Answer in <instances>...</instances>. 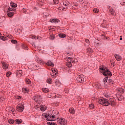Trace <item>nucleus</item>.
Here are the masks:
<instances>
[{
	"mask_svg": "<svg viewBox=\"0 0 125 125\" xmlns=\"http://www.w3.org/2000/svg\"><path fill=\"white\" fill-rule=\"evenodd\" d=\"M0 40H2V41L5 42V41H7V38L4 36H0Z\"/></svg>",
	"mask_w": 125,
	"mask_h": 125,
	"instance_id": "20",
	"label": "nucleus"
},
{
	"mask_svg": "<svg viewBox=\"0 0 125 125\" xmlns=\"http://www.w3.org/2000/svg\"><path fill=\"white\" fill-rule=\"evenodd\" d=\"M22 48H23L24 49H28V47H27L26 45L22 44Z\"/></svg>",
	"mask_w": 125,
	"mask_h": 125,
	"instance_id": "41",
	"label": "nucleus"
},
{
	"mask_svg": "<svg viewBox=\"0 0 125 125\" xmlns=\"http://www.w3.org/2000/svg\"><path fill=\"white\" fill-rule=\"evenodd\" d=\"M59 37L60 38H66V34H63V33H61V34H59Z\"/></svg>",
	"mask_w": 125,
	"mask_h": 125,
	"instance_id": "19",
	"label": "nucleus"
},
{
	"mask_svg": "<svg viewBox=\"0 0 125 125\" xmlns=\"http://www.w3.org/2000/svg\"><path fill=\"white\" fill-rule=\"evenodd\" d=\"M32 46H33L34 47H36V45L35 44V43H31Z\"/></svg>",
	"mask_w": 125,
	"mask_h": 125,
	"instance_id": "49",
	"label": "nucleus"
},
{
	"mask_svg": "<svg viewBox=\"0 0 125 125\" xmlns=\"http://www.w3.org/2000/svg\"><path fill=\"white\" fill-rule=\"evenodd\" d=\"M10 75H11V72H7L6 76V77H7V78H8L9 76H10Z\"/></svg>",
	"mask_w": 125,
	"mask_h": 125,
	"instance_id": "38",
	"label": "nucleus"
},
{
	"mask_svg": "<svg viewBox=\"0 0 125 125\" xmlns=\"http://www.w3.org/2000/svg\"><path fill=\"white\" fill-rule=\"evenodd\" d=\"M87 51L88 53H91L92 52V49L91 48L89 47L87 49Z\"/></svg>",
	"mask_w": 125,
	"mask_h": 125,
	"instance_id": "27",
	"label": "nucleus"
},
{
	"mask_svg": "<svg viewBox=\"0 0 125 125\" xmlns=\"http://www.w3.org/2000/svg\"><path fill=\"white\" fill-rule=\"evenodd\" d=\"M104 36V38H106V36H104V35H103Z\"/></svg>",
	"mask_w": 125,
	"mask_h": 125,
	"instance_id": "55",
	"label": "nucleus"
},
{
	"mask_svg": "<svg viewBox=\"0 0 125 125\" xmlns=\"http://www.w3.org/2000/svg\"><path fill=\"white\" fill-rule=\"evenodd\" d=\"M104 95L107 98V99L102 98L99 100V103L103 106H107L110 105L111 106H112V107H114V106L116 105V101L113 98H110V95L107 94H104Z\"/></svg>",
	"mask_w": 125,
	"mask_h": 125,
	"instance_id": "1",
	"label": "nucleus"
},
{
	"mask_svg": "<svg viewBox=\"0 0 125 125\" xmlns=\"http://www.w3.org/2000/svg\"><path fill=\"white\" fill-rule=\"evenodd\" d=\"M25 82L27 84H31V80H30V79H26Z\"/></svg>",
	"mask_w": 125,
	"mask_h": 125,
	"instance_id": "28",
	"label": "nucleus"
},
{
	"mask_svg": "<svg viewBox=\"0 0 125 125\" xmlns=\"http://www.w3.org/2000/svg\"><path fill=\"white\" fill-rule=\"evenodd\" d=\"M42 91L43 92H45V93H47V92H48V89H47L46 88H43V89H42Z\"/></svg>",
	"mask_w": 125,
	"mask_h": 125,
	"instance_id": "35",
	"label": "nucleus"
},
{
	"mask_svg": "<svg viewBox=\"0 0 125 125\" xmlns=\"http://www.w3.org/2000/svg\"><path fill=\"white\" fill-rule=\"evenodd\" d=\"M94 12H95V13H98V12H99V9H97V8H95L93 10Z\"/></svg>",
	"mask_w": 125,
	"mask_h": 125,
	"instance_id": "31",
	"label": "nucleus"
},
{
	"mask_svg": "<svg viewBox=\"0 0 125 125\" xmlns=\"http://www.w3.org/2000/svg\"><path fill=\"white\" fill-rule=\"evenodd\" d=\"M11 42H12V43H14V44H16V43H17V41L14 40H12Z\"/></svg>",
	"mask_w": 125,
	"mask_h": 125,
	"instance_id": "34",
	"label": "nucleus"
},
{
	"mask_svg": "<svg viewBox=\"0 0 125 125\" xmlns=\"http://www.w3.org/2000/svg\"><path fill=\"white\" fill-rule=\"evenodd\" d=\"M8 38H10V39H12V36L11 35H8Z\"/></svg>",
	"mask_w": 125,
	"mask_h": 125,
	"instance_id": "50",
	"label": "nucleus"
},
{
	"mask_svg": "<svg viewBox=\"0 0 125 125\" xmlns=\"http://www.w3.org/2000/svg\"><path fill=\"white\" fill-rule=\"evenodd\" d=\"M58 124H60L61 125H67V121L66 119L63 118H61L60 119L58 120Z\"/></svg>",
	"mask_w": 125,
	"mask_h": 125,
	"instance_id": "4",
	"label": "nucleus"
},
{
	"mask_svg": "<svg viewBox=\"0 0 125 125\" xmlns=\"http://www.w3.org/2000/svg\"><path fill=\"white\" fill-rule=\"evenodd\" d=\"M121 4V5H125V0H122Z\"/></svg>",
	"mask_w": 125,
	"mask_h": 125,
	"instance_id": "39",
	"label": "nucleus"
},
{
	"mask_svg": "<svg viewBox=\"0 0 125 125\" xmlns=\"http://www.w3.org/2000/svg\"><path fill=\"white\" fill-rule=\"evenodd\" d=\"M53 1L55 4H58V3L59 2V0H53Z\"/></svg>",
	"mask_w": 125,
	"mask_h": 125,
	"instance_id": "37",
	"label": "nucleus"
},
{
	"mask_svg": "<svg viewBox=\"0 0 125 125\" xmlns=\"http://www.w3.org/2000/svg\"><path fill=\"white\" fill-rule=\"evenodd\" d=\"M95 86H96L97 88H100V87H99V84H96Z\"/></svg>",
	"mask_w": 125,
	"mask_h": 125,
	"instance_id": "47",
	"label": "nucleus"
},
{
	"mask_svg": "<svg viewBox=\"0 0 125 125\" xmlns=\"http://www.w3.org/2000/svg\"><path fill=\"white\" fill-rule=\"evenodd\" d=\"M46 82L47 83H49V84H51L52 83V79L49 78L47 79Z\"/></svg>",
	"mask_w": 125,
	"mask_h": 125,
	"instance_id": "22",
	"label": "nucleus"
},
{
	"mask_svg": "<svg viewBox=\"0 0 125 125\" xmlns=\"http://www.w3.org/2000/svg\"><path fill=\"white\" fill-rule=\"evenodd\" d=\"M85 42L86 43H89V40L88 39L85 40Z\"/></svg>",
	"mask_w": 125,
	"mask_h": 125,
	"instance_id": "45",
	"label": "nucleus"
},
{
	"mask_svg": "<svg viewBox=\"0 0 125 125\" xmlns=\"http://www.w3.org/2000/svg\"><path fill=\"white\" fill-rule=\"evenodd\" d=\"M12 12H14V14L16 12V9H13Z\"/></svg>",
	"mask_w": 125,
	"mask_h": 125,
	"instance_id": "48",
	"label": "nucleus"
},
{
	"mask_svg": "<svg viewBox=\"0 0 125 125\" xmlns=\"http://www.w3.org/2000/svg\"><path fill=\"white\" fill-rule=\"evenodd\" d=\"M106 77L104 78L103 79V81L104 82V83H107V82H108V77L105 76Z\"/></svg>",
	"mask_w": 125,
	"mask_h": 125,
	"instance_id": "32",
	"label": "nucleus"
},
{
	"mask_svg": "<svg viewBox=\"0 0 125 125\" xmlns=\"http://www.w3.org/2000/svg\"><path fill=\"white\" fill-rule=\"evenodd\" d=\"M67 67H69V68L72 67V63L71 62H69L67 64Z\"/></svg>",
	"mask_w": 125,
	"mask_h": 125,
	"instance_id": "43",
	"label": "nucleus"
},
{
	"mask_svg": "<svg viewBox=\"0 0 125 125\" xmlns=\"http://www.w3.org/2000/svg\"><path fill=\"white\" fill-rule=\"evenodd\" d=\"M76 80L77 83H83L84 82V78L83 77V76L82 75H79Z\"/></svg>",
	"mask_w": 125,
	"mask_h": 125,
	"instance_id": "6",
	"label": "nucleus"
},
{
	"mask_svg": "<svg viewBox=\"0 0 125 125\" xmlns=\"http://www.w3.org/2000/svg\"><path fill=\"white\" fill-rule=\"evenodd\" d=\"M55 84H56V86H57V87H59V86H60V83H59V82L56 81H55Z\"/></svg>",
	"mask_w": 125,
	"mask_h": 125,
	"instance_id": "26",
	"label": "nucleus"
},
{
	"mask_svg": "<svg viewBox=\"0 0 125 125\" xmlns=\"http://www.w3.org/2000/svg\"><path fill=\"white\" fill-rule=\"evenodd\" d=\"M72 60H73V58H70V57L68 58L67 59V61L69 63H71V62H72Z\"/></svg>",
	"mask_w": 125,
	"mask_h": 125,
	"instance_id": "33",
	"label": "nucleus"
},
{
	"mask_svg": "<svg viewBox=\"0 0 125 125\" xmlns=\"http://www.w3.org/2000/svg\"><path fill=\"white\" fill-rule=\"evenodd\" d=\"M15 122H16L15 123L17 124V125H20V124L23 123V121L22 120V119H16L15 120Z\"/></svg>",
	"mask_w": 125,
	"mask_h": 125,
	"instance_id": "12",
	"label": "nucleus"
},
{
	"mask_svg": "<svg viewBox=\"0 0 125 125\" xmlns=\"http://www.w3.org/2000/svg\"><path fill=\"white\" fill-rule=\"evenodd\" d=\"M114 56L117 61H121V60H122V57L118 54H115Z\"/></svg>",
	"mask_w": 125,
	"mask_h": 125,
	"instance_id": "9",
	"label": "nucleus"
},
{
	"mask_svg": "<svg viewBox=\"0 0 125 125\" xmlns=\"http://www.w3.org/2000/svg\"><path fill=\"white\" fill-rule=\"evenodd\" d=\"M39 62H40V63H42V61H39Z\"/></svg>",
	"mask_w": 125,
	"mask_h": 125,
	"instance_id": "54",
	"label": "nucleus"
},
{
	"mask_svg": "<svg viewBox=\"0 0 125 125\" xmlns=\"http://www.w3.org/2000/svg\"><path fill=\"white\" fill-rule=\"evenodd\" d=\"M50 22L51 23H58V22H60V21L57 19H51L50 20Z\"/></svg>",
	"mask_w": 125,
	"mask_h": 125,
	"instance_id": "10",
	"label": "nucleus"
},
{
	"mask_svg": "<svg viewBox=\"0 0 125 125\" xmlns=\"http://www.w3.org/2000/svg\"><path fill=\"white\" fill-rule=\"evenodd\" d=\"M111 65H113V62L111 63Z\"/></svg>",
	"mask_w": 125,
	"mask_h": 125,
	"instance_id": "58",
	"label": "nucleus"
},
{
	"mask_svg": "<svg viewBox=\"0 0 125 125\" xmlns=\"http://www.w3.org/2000/svg\"><path fill=\"white\" fill-rule=\"evenodd\" d=\"M19 74H21L22 73V70H19V71H18Z\"/></svg>",
	"mask_w": 125,
	"mask_h": 125,
	"instance_id": "51",
	"label": "nucleus"
},
{
	"mask_svg": "<svg viewBox=\"0 0 125 125\" xmlns=\"http://www.w3.org/2000/svg\"><path fill=\"white\" fill-rule=\"evenodd\" d=\"M69 111L70 114H72V115H74V114H75V109H74V108L73 107L70 108Z\"/></svg>",
	"mask_w": 125,
	"mask_h": 125,
	"instance_id": "14",
	"label": "nucleus"
},
{
	"mask_svg": "<svg viewBox=\"0 0 125 125\" xmlns=\"http://www.w3.org/2000/svg\"><path fill=\"white\" fill-rule=\"evenodd\" d=\"M10 5L12 6V7H17V4L13 2H11L10 3Z\"/></svg>",
	"mask_w": 125,
	"mask_h": 125,
	"instance_id": "15",
	"label": "nucleus"
},
{
	"mask_svg": "<svg viewBox=\"0 0 125 125\" xmlns=\"http://www.w3.org/2000/svg\"><path fill=\"white\" fill-rule=\"evenodd\" d=\"M31 39H32V40H37V39H38V38H37V36L33 35L31 37Z\"/></svg>",
	"mask_w": 125,
	"mask_h": 125,
	"instance_id": "40",
	"label": "nucleus"
},
{
	"mask_svg": "<svg viewBox=\"0 0 125 125\" xmlns=\"http://www.w3.org/2000/svg\"><path fill=\"white\" fill-rule=\"evenodd\" d=\"M63 5H65V6H68L69 4H70V2L68 1H65L63 3Z\"/></svg>",
	"mask_w": 125,
	"mask_h": 125,
	"instance_id": "25",
	"label": "nucleus"
},
{
	"mask_svg": "<svg viewBox=\"0 0 125 125\" xmlns=\"http://www.w3.org/2000/svg\"><path fill=\"white\" fill-rule=\"evenodd\" d=\"M52 72L53 73H55V75H56V74H57V72H56V70L54 69L52 70Z\"/></svg>",
	"mask_w": 125,
	"mask_h": 125,
	"instance_id": "46",
	"label": "nucleus"
},
{
	"mask_svg": "<svg viewBox=\"0 0 125 125\" xmlns=\"http://www.w3.org/2000/svg\"><path fill=\"white\" fill-rule=\"evenodd\" d=\"M100 70L104 71L102 74L104 77H112L111 71H109V69L107 67H101L100 68Z\"/></svg>",
	"mask_w": 125,
	"mask_h": 125,
	"instance_id": "2",
	"label": "nucleus"
},
{
	"mask_svg": "<svg viewBox=\"0 0 125 125\" xmlns=\"http://www.w3.org/2000/svg\"><path fill=\"white\" fill-rule=\"evenodd\" d=\"M106 40H110V38H109V37H106Z\"/></svg>",
	"mask_w": 125,
	"mask_h": 125,
	"instance_id": "53",
	"label": "nucleus"
},
{
	"mask_svg": "<svg viewBox=\"0 0 125 125\" xmlns=\"http://www.w3.org/2000/svg\"><path fill=\"white\" fill-rule=\"evenodd\" d=\"M0 36H1V33H0Z\"/></svg>",
	"mask_w": 125,
	"mask_h": 125,
	"instance_id": "57",
	"label": "nucleus"
},
{
	"mask_svg": "<svg viewBox=\"0 0 125 125\" xmlns=\"http://www.w3.org/2000/svg\"><path fill=\"white\" fill-rule=\"evenodd\" d=\"M8 123L10 125H13L14 124V120L11 119L8 120Z\"/></svg>",
	"mask_w": 125,
	"mask_h": 125,
	"instance_id": "23",
	"label": "nucleus"
},
{
	"mask_svg": "<svg viewBox=\"0 0 125 125\" xmlns=\"http://www.w3.org/2000/svg\"><path fill=\"white\" fill-rule=\"evenodd\" d=\"M17 31H18H18H20V29H19V30H17Z\"/></svg>",
	"mask_w": 125,
	"mask_h": 125,
	"instance_id": "56",
	"label": "nucleus"
},
{
	"mask_svg": "<svg viewBox=\"0 0 125 125\" xmlns=\"http://www.w3.org/2000/svg\"><path fill=\"white\" fill-rule=\"evenodd\" d=\"M89 108H90L91 109H94V105H93V104H89Z\"/></svg>",
	"mask_w": 125,
	"mask_h": 125,
	"instance_id": "36",
	"label": "nucleus"
},
{
	"mask_svg": "<svg viewBox=\"0 0 125 125\" xmlns=\"http://www.w3.org/2000/svg\"><path fill=\"white\" fill-rule=\"evenodd\" d=\"M108 8L111 14L112 15H114V14H115V12H114V10L113 9V8H112V7H111V6H108Z\"/></svg>",
	"mask_w": 125,
	"mask_h": 125,
	"instance_id": "11",
	"label": "nucleus"
},
{
	"mask_svg": "<svg viewBox=\"0 0 125 125\" xmlns=\"http://www.w3.org/2000/svg\"><path fill=\"white\" fill-rule=\"evenodd\" d=\"M3 65V69H5V70H6L7 68H8V65L4 63H2Z\"/></svg>",
	"mask_w": 125,
	"mask_h": 125,
	"instance_id": "21",
	"label": "nucleus"
},
{
	"mask_svg": "<svg viewBox=\"0 0 125 125\" xmlns=\"http://www.w3.org/2000/svg\"><path fill=\"white\" fill-rule=\"evenodd\" d=\"M47 125H56V123H52V122H47Z\"/></svg>",
	"mask_w": 125,
	"mask_h": 125,
	"instance_id": "30",
	"label": "nucleus"
},
{
	"mask_svg": "<svg viewBox=\"0 0 125 125\" xmlns=\"http://www.w3.org/2000/svg\"><path fill=\"white\" fill-rule=\"evenodd\" d=\"M117 98H118L119 101H122V100H123V99H125V97H123V96L122 95L117 96Z\"/></svg>",
	"mask_w": 125,
	"mask_h": 125,
	"instance_id": "13",
	"label": "nucleus"
},
{
	"mask_svg": "<svg viewBox=\"0 0 125 125\" xmlns=\"http://www.w3.org/2000/svg\"><path fill=\"white\" fill-rule=\"evenodd\" d=\"M47 107L45 106L42 105L41 106L40 108V110H41L42 111L44 112V111H45L46 110Z\"/></svg>",
	"mask_w": 125,
	"mask_h": 125,
	"instance_id": "18",
	"label": "nucleus"
},
{
	"mask_svg": "<svg viewBox=\"0 0 125 125\" xmlns=\"http://www.w3.org/2000/svg\"><path fill=\"white\" fill-rule=\"evenodd\" d=\"M73 62H75V61H73Z\"/></svg>",
	"mask_w": 125,
	"mask_h": 125,
	"instance_id": "59",
	"label": "nucleus"
},
{
	"mask_svg": "<svg viewBox=\"0 0 125 125\" xmlns=\"http://www.w3.org/2000/svg\"><path fill=\"white\" fill-rule=\"evenodd\" d=\"M13 9H12V8H10V7H9V8H8L7 12H8V11H13Z\"/></svg>",
	"mask_w": 125,
	"mask_h": 125,
	"instance_id": "44",
	"label": "nucleus"
},
{
	"mask_svg": "<svg viewBox=\"0 0 125 125\" xmlns=\"http://www.w3.org/2000/svg\"><path fill=\"white\" fill-rule=\"evenodd\" d=\"M22 89V91H25L24 92H28V89H27L26 88H23Z\"/></svg>",
	"mask_w": 125,
	"mask_h": 125,
	"instance_id": "42",
	"label": "nucleus"
},
{
	"mask_svg": "<svg viewBox=\"0 0 125 125\" xmlns=\"http://www.w3.org/2000/svg\"><path fill=\"white\" fill-rule=\"evenodd\" d=\"M46 65L47 66H49L50 67H54V63L51 62V61H48V62L46 63Z\"/></svg>",
	"mask_w": 125,
	"mask_h": 125,
	"instance_id": "8",
	"label": "nucleus"
},
{
	"mask_svg": "<svg viewBox=\"0 0 125 125\" xmlns=\"http://www.w3.org/2000/svg\"><path fill=\"white\" fill-rule=\"evenodd\" d=\"M108 83H110V84H114L115 82L112 79H108Z\"/></svg>",
	"mask_w": 125,
	"mask_h": 125,
	"instance_id": "24",
	"label": "nucleus"
},
{
	"mask_svg": "<svg viewBox=\"0 0 125 125\" xmlns=\"http://www.w3.org/2000/svg\"><path fill=\"white\" fill-rule=\"evenodd\" d=\"M7 15L9 17H12V16L14 15V12H9V13H8Z\"/></svg>",
	"mask_w": 125,
	"mask_h": 125,
	"instance_id": "16",
	"label": "nucleus"
},
{
	"mask_svg": "<svg viewBox=\"0 0 125 125\" xmlns=\"http://www.w3.org/2000/svg\"><path fill=\"white\" fill-rule=\"evenodd\" d=\"M120 41H123V38H122V36H121V38H120Z\"/></svg>",
	"mask_w": 125,
	"mask_h": 125,
	"instance_id": "52",
	"label": "nucleus"
},
{
	"mask_svg": "<svg viewBox=\"0 0 125 125\" xmlns=\"http://www.w3.org/2000/svg\"><path fill=\"white\" fill-rule=\"evenodd\" d=\"M118 90L120 93H125V89L122 88H118Z\"/></svg>",
	"mask_w": 125,
	"mask_h": 125,
	"instance_id": "17",
	"label": "nucleus"
},
{
	"mask_svg": "<svg viewBox=\"0 0 125 125\" xmlns=\"http://www.w3.org/2000/svg\"><path fill=\"white\" fill-rule=\"evenodd\" d=\"M50 40H52V41H53V40L55 39V36L53 34L52 35H50Z\"/></svg>",
	"mask_w": 125,
	"mask_h": 125,
	"instance_id": "29",
	"label": "nucleus"
},
{
	"mask_svg": "<svg viewBox=\"0 0 125 125\" xmlns=\"http://www.w3.org/2000/svg\"><path fill=\"white\" fill-rule=\"evenodd\" d=\"M43 116H44L45 119H46V120L49 122H53V121L54 120L50 119H54L55 118V115H53L52 116H51V115H50L49 114H44Z\"/></svg>",
	"mask_w": 125,
	"mask_h": 125,
	"instance_id": "3",
	"label": "nucleus"
},
{
	"mask_svg": "<svg viewBox=\"0 0 125 125\" xmlns=\"http://www.w3.org/2000/svg\"><path fill=\"white\" fill-rule=\"evenodd\" d=\"M33 99L35 101H39V100H41V99H42L41 96V95H35L33 97Z\"/></svg>",
	"mask_w": 125,
	"mask_h": 125,
	"instance_id": "7",
	"label": "nucleus"
},
{
	"mask_svg": "<svg viewBox=\"0 0 125 125\" xmlns=\"http://www.w3.org/2000/svg\"><path fill=\"white\" fill-rule=\"evenodd\" d=\"M16 108H17V111H18V112H23V110H24V104H18Z\"/></svg>",
	"mask_w": 125,
	"mask_h": 125,
	"instance_id": "5",
	"label": "nucleus"
}]
</instances>
